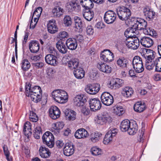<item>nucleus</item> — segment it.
<instances>
[{"mask_svg":"<svg viewBox=\"0 0 161 161\" xmlns=\"http://www.w3.org/2000/svg\"><path fill=\"white\" fill-rule=\"evenodd\" d=\"M25 90L26 96L30 97L32 101L38 103L41 101L42 91L40 86H35L31 87L30 83L27 82L25 83Z\"/></svg>","mask_w":161,"mask_h":161,"instance_id":"nucleus-1","label":"nucleus"},{"mask_svg":"<svg viewBox=\"0 0 161 161\" xmlns=\"http://www.w3.org/2000/svg\"><path fill=\"white\" fill-rule=\"evenodd\" d=\"M142 20L139 21L138 18L135 19L133 20L134 24L132 26L126 29L125 31L124 35L126 38L130 37H135L136 35L134 34L137 33L138 30H141L142 28L146 25V23L143 22Z\"/></svg>","mask_w":161,"mask_h":161,"instance_id":"nucleus-2","label":"nucleus"},{"mask_svg":"<svg viewBox=\"0 0 161 161\" xmlns=\"http://www.w3.org/2000/svg\"><path fill=\"white\" fill-rule=\"evenodd\" d=\"M142 56L146 59L145 67L149 70L152 69L154 66L156 68V59L155 61H152V60L155 58V53L154 51H142Z\"/></svg>","mask_w":161,"mask_h":161,"instance_id":"nucleus-3","label":"nucleus"},{"mask_svg":"<svg viewBox=\"0 0 161 161\" xmlns=\"http://www.w3.org/2000/svg\"><path fill=\"white\" fill-rule=\"evenodd\" d=\"M54 100L60 103L66 102L68 99L67 93L62 90L57 89L54 90L52 93Z\"/></svg>","mask_w":161,"mask_h":161,"instance_id":"nucleus-4","label":"nucleus"},{"mask_svg":"<svg viewBox=\"0 0 161 161\" xmlns=\"http://www.w3.org/2000/svg\"><path fill=\"white\" fill-rule=\"evenodd\" d=\"M55 52L54 53L56 56L50 54L47 55L45 57V60L46 63L50 65L53 66L56 65L57 64V58H60V57H62L63 54L66 53L67 51H54Z\"/></svg>","mask_w":161,"mask_h":161,"instance_id":"nucleus-5","label":"nucleus"},{"mask_svg":"<svg viewBox=\"0 0 161 161\" xmlns=\"http://www.w3.org/2000/svg\"><path fill=\"white\" fill-rule=\"evenodd\" d=\"M43 143L49 148L53 147L54 145V139L52 133L49 131L46 132L42 137Z\"/></svg>","mask_w":161,"mask_h":161,"instance_id":"nucleus-6","label":"nucleus"},{"mask_svg":"<svg viewBox=\"0 0 161 161\" xmlns=\"http://www.w3.org/2000/svg\"><path fill=\"white\" fill-rule=\"evenodd\" d=\"M42 11L41 7H37L34 11L32 16L31 20L30 25V28L34 29L39 20Z\"/></svg>","mask_w":161,"mask_h":161,"instance_id":"nucleus-7","label":"nucleus"},{"mask_svg":"<svg viewBox=\"0 0 161 161\" xmlns=\"http://www.w3.org/2000/svg\"><path fill=\"white\" fill-rule=\"evenodd\" d=\"M117 14L119 18L122 20H127L131 15L130 10L124 7L121 8L117 11Z\"/></svg>","mask_w":161,"mask_h":161,"instance_id":"nucleus-8","label":"nucleus"},{"mask_svg":"<svg viewBox=\"0 0 161 161\" xmlns=\"http://www.w3.org/2000/svg\"><path fill=\"white\" fill-rule=\"evenodd\" d=\"M101 99L103 103L107 106L111 105L114 101L113 96L107 92H104L102 94Z\"/></svg>","mask_w":161,"mask_h":161,"instance_id":"nucleus-9","label":"nucleus"},{"mask_svg":"<svg viewBox=\"0 0 161 161\" xmlns=\"http://www.w3.org/2000/svg\"><path fill=\"white\" fill-rule=\"evenodd\" d=\"M116 17V13L113 10L106 11L104 16V21L108 24L113 23L115 20Z\"/></svg>","mask_w":161,"mask_h":161,"instance_id":"nucleus-10","label":"nucleus"},{"mask_svg":"<svg viewBox=\"0 0 161 161\" xmlns=\"http://www.w3.org/2000/svg\"><path fill=\"white\" fill-rule=\"evenodd\" d=\"M124 84L123 80L117 78L110 81V83L108 84V86L112 89H116L123 86Z\"/></svg>","mask_w":161,"mask_h":161,"instance_id":"nucleus-11","label":"nucleus"},{"mask_svg":"<svg viewBox=\"0 0 161 161\" xmlns=\"http://www.w3.org/2000/svg\"><path fill=\"white\" fill-rule=\"evenodd\" d=\"M100 88L99 84L97 83L89 84L85 88L86 92L90 94H95L97 93Z\"/></svg>","mask_w":161,"mask_h":161,"instance_id":"nucleus-12","label":"nucleus"},{"mask_svg":"<svg viewBox=\"0 0 161 161\" xmlns=\"http://www.w3.org/2000/svg\"><path fill=\"white\" fill-rule=\"evenodd\" d=\"M87 98V97L85 95H77L74 98V104L77 107L83 106L86 102Z\"/></svg>","mask_w":161,"mask_h":161,"instance_id":"nucleus-13","label":"nucleus"},{"mask_svg":"<svg viewBox=\"0 0 161 161\" xmlns=\"http://www.w3.org/2000/svg\"><path fill=\"white\" fill-rule=\"evenodd\" d=\"M89 104L90 109L93 111H96L99 110L102 107L100 101L98 98H94L90 99Z\"/></svg>","mask_w":161,"mask_h":161,"instance_id":"nucleus-14","label":"nucleus"},{"mask_svg":"<svg viewBox=\"0 0 161 161\" xmlns=\"http://www.w3.org/2000/svg\"><path fill=\"white\" fill-rule=\"evenodd\" d=\"M100 57L101 60L107 62H109L114 60V55L111 51H102Z\"/></svg>","mask_w":161,"mask_h":161,"instance_id":"nucleus-15","label":"nucleus"},{"mask_svg":"<svg viewBox=\"0 0 161 161\" xmlns=\"http://www.w3.org/2000/svg\"><path fill=\"white\" fill-rule=\"evenodd\" d=\"M60 111L56 106H52L49 110V116L53 119H56L60 116Z\"/></svg>","mask_w":161,"mask_h":161,"instance_id":"nucleus-16","label":"nucleus"},{"mask_svg":"<svg viewBox=\"0 0 161 161\" xmlns=\"http://www.w3.org/2000/svg\"><path fill=\"white\" fill-rule=\"evenodd\" d=\"M75 151L74 147L72 143H66L64 148V153L67 156H69L72 155Z\"/></svg>","mask_w":161,"mask_h":161,"instance_id":"nucleus-17","label":"nucleus"},{"mask_svg":"<svg viewBox=\"0 0 161 161\" xmlns=\"http://www.w3.org/2000/svg\"><path fill=\"white\" fill-rule=\"evenodd\" d=\"M66 119L69 121H73L76 118V112L71 109L66 108L63 110Z\"/></svg>","mask_w":161,"mask_h":161,"instance_id":"nucleus-18","label":"nucleus"},{"mask_svg":"<svg viewBox=\"0 0 161 161\" xmlns=\"http://www.w3.org/2000/svg\"><path fill=\"white\" fill-rule=\"evenodd\" d=\"M97 67L100 71L105 73H110L112 71L111 67L110 66L102 62H98Z\"/></svg>","mask_w":161,"mask_h":161,"instance_id":"nucleus-19","label":"nucleus"},{"mask_svg":"<svg viewBox=\"0 0 161 161\" xmlns=\"http://www.w3.org/2000/svg\"><path fill=\"white\" fill-rule=\"evenodd\" d=\"M109 119V117L108 114H101L97 115L95 121L97 124L103 125L107 122Z\"/></svg>","mask_w":161,"mask_h":161,"instance_id":"nucleus-20","label":"nucleus"},{"mask_svg":"<svg viewBox=\"0 0 161 161\" xmlns=\"http://www.w3.org/2000/svg\"><path fill=\"white\" fill-rule=\"evenodd\" d=\"M89 135L87 131L84 129H80L77 130L75 133V136L77 139L86 138Z\"/></svg>","mask_w":161,"mask_h":161,"instance_id":"nucleus-21","label":"nucleus"},{"mask_svg":"<svg viewBox=\"0 0 161 161\" xmlns=\"http://www.w3.org/2000/svg\"><path fill=\"white\" fill-rule=\"evenodd\" d=\"M144 15L148 20L153 19L155 16V13L148 8H144L143 9Z\"/></svg>","mask_w":161,"mask_h":161,"instance_id":"nucleus-22","label":"nucleus"},{"mask_svg":"<svg viewBox=\"0 0 161 161\" xmlns=\"http://www.w3.org/2000/svg\"><path fill=\"white\" fill-rule=\"evenodd\" d=\"M69 8L72 11L78 12L80 10V6L78 0H71L69 2Z\"/></svg>","mask_w":161,"mask_h":161,"instance_id":"nucleus-23","label":"nucleus"},{"mask_svg":"<svg viewBox=\"0 0 161 161\" xmlns=\"http://www.w3.org/2000/svg\"><path fill=\"white\" fill-rule=\"evenodd\" d=\"M47 29L48 32L54 34L58 31V28L54 20H50L47 24Z\"/></svg>","mask_w":161,"mask_h":161,"instance_id":"nucleus-24","label":"nucleus"},{"mask_svg":"<svg viewBox=\"0 0 161 161\" xmlns=\"http://www.w3.org/2000/svg\"><path fill=\"white\" fill-rule=\"evenodd\" d=\"M135 39H131V41L127 40L128 44L127 47L131 49H136L137 48L139 45V40L137 37H136Z\"/></svg>","mask_w":161,"mask_h":161,"instance_id":"nucleus-25","label":"nucleus"},{"mask_svg":"<svg viewBox=\"0 0 161 161\" xmlns=\"http://www.w3.org/2000/svg\"><path fill=\"white\" fill-rule=\"evenodd\" d=\"M40 156L42 158H47L51 154V152L49 150L44 146H41L39 149Z\"/></svg>","mask_w":161,"mask_h":161,"instance_id":"nucleus-26","label":"nucleus"},{"mask_svg":"<svg viewBox=\"0 0 161 161\" xmlns=\"http://www.w3.org/2000/svg\"><path fill=\"white\" fill-rule=\"evenodd\" d=\"M91 9H83V15L84 18L88 21H91L94 16V13Z\"/></svg>","mask_w":161,"mask_h":161,"instance_id":"nucleus-27","label":"nucleus"},{"mask_svg":"<svg viewBox=\"0 0 161 161\" xmlns=\"http://www.w3.org/2000/svg\"><path fill=\"white\" fill-rule=\"evenodd\" d=\"M141 44L145 47L149 48L153 44V40L150 38L147 37H143L140 40Z\"/></svg>","mask_w":161,"mask_h":161,"instance_id":"nucleus-28","label":"nucleus"},{"mask_svg":"<svg viewBox=\"0 0 161 161\" xmlns=\"http://www.w3.org/2000/svg\"><path fill=\"white\" fill-rule=\"evenodd\" d=\"M146 106L144 102H138L134 105V110L138 113H141L146 108Z\"/></svg>","mask_w":161,"mask_h":161,"instance_id":"nucleus-29","label":"nucleus"},{"mask_svg":"<svg viewBox=\"0 0 161 161\" xmlns=\"http://www.w3.org/2000/svg\"><path fill=\"white\" fill-rule=\"evenodd\" d=\"M134 93L132 88L129 86L125 87L122 89V94L126 97L129 98L131 97Z\"/></svg>","mask_w":161,"mask_h":161,"instance_id":"nucleus-30","label":"nucleus"},{"mask_svg":"<svg viewBox=\"0 0 161 161\" xmlns=\"http://www.w3.org/2000/svg\"><path fill=\"white\" fill-rule=\"evenodd\" d=\"M138 19L139 21L141 20H142L143 21V23L145 22V23H146V25L143 27V28L141 29V30H143V32L144 34L147 35H151V34L153 35L155 33V31L153 29L150 27H147V23L145 20L143 19L140 18H138Z\"/></svg>","mask_w":161,"mask_h":161,"instance_id":"nucleus-31","label":"nucleus"},{"mask_svg":"<svg viewBox=\"0 0 161 161\" xmlns=\"http://www.w3.org/2000/svg\"><path fill=\"white\" fill-rule=\"evenodd\" d=\"M66 44L68 48L70 50H75L77 46V43L72 38H69L66 41Z\"/></svg>","mask_w":161,"mask_h":161,"instance_id":"nucleus-32","label":"nucleus"},{"mask_svg":"<svg viewBox=\"0 0 161 161\" xmlns=\"http://www.w3.org/2000/svg\"><path fill=\"white\" fill-rule=\"evenodd\" d=\"M31 125L29 122L27 121L25 123L23 130L24 133L25 135L28 137L31 135Z\"/></svg>","mask_w":161,"mask_h":161,"instance_id":"nucleus-33","label":"nucleus"},{"mask_svg":"<svg viewBox=\"0 0 161 161\" xmlns=\"http://www.w3.org/2000/svg\"><path fill=\"white\" fill-rule=\"evenodd\" d=\"M93 0H87V1H80V3L84 8L83 9H91L93 8L94 4Z\"/></svg>","mask_w":161,"mask_h":161,"instance_id":"nucleus-34","label":"nucleus"},{"mask_svg":"<svg viewBox=\"0 0 161 161\" xmlns=\"http://www.w3.org/2000/svg\"><path fill=\"white\" fill-rule=\"evenodd\" d=\"M131 124L132 123H131L129 120L127 119L124 120L120 124V130L122 131H127Z\"/></svg>","mask_w":161,"mask_h":161,"instance_id":"nucleus-35","label":"nucleus"},{"mask_svg":"<svg viewBox=\"0 0 161 161\" xmlns=\"http://www.w3.org/2000/svg\"><path fill=\"white\" fill-rule=\"evenodd\" d=\"M79 60L77 58H74L71 60L68 64V67L71 69H75L78 68L79 64Z\"/></svg>","mask_w":161,"mask_h":161,"instance_id":"nucleus-36","label":"nucleus"},{"mask_svg":"<svg viewBox=\"0 0 161 161\" xmlns=\"http://www.w3.org/2000/svg\"><path fill=\"white\" fill-rule=\"evenodd\" d=\"M74 74L75 76L77 79H81L85 75V72L82 68L79 67L74 70Z\"/></svg>","mask_w":161,"mask_h":161,"instance_id":"nucleus-37","label":"nucleus"},{"mask_svg":"<svg viewBox=\"0 0 161 161\" xmlns=\"http://www.w3.org/2000/svg\"><path fill=\"white\" fill-rule=\"evenodd\" d=\"M117 64L118 66L122 68H126L128 64V61L124 58H120L117 60Z\"/></svg>","mask_w":161,"mask_h":161,"instance_id":"nucleus-38","label":"nucleus"},{"mask_svg":"<svg viewBox=\"0 0 161 161\" xmlns=\"http://www.w3.org/2000/svg\"><path fill=\"white\" fill-rule=\"evenodd\" d=\"M137 125L135 122L134 123H132L127 131L130 135H134L137 132Z\"/></svg>","mask_w":161,"mask_h":161,"instance_id":"nucleus-39","label":"nucleus"},{"mask_svg":"<svg viewBox=\"0 0 161 161\" xmlns=\"http://www.w3.org/2000/svg\"><path fill=\"white\" fill-rule=\"evenodd\" d=\"M22 69L25 71H27L30 68L31 64L29 61L26 59H23L21 63Z\"/></svg>","mask_w":161,"mask_h":161,"instance_id":"nucleus-40","label":"nucleus"},{"mask_svg":"<svg viewBox=\"0 0 161 161\" xmlns=\"http://www.w3.org/2000/svg\"><path fill=\"white\" fill-rule=\"evenodd\" d=\"M75 28L80 30L83 27V23L80 18L78 16L74 18Z\"/></svg>","mask_w":161,"mask_h":161,"instance_id":"nucleus-41","label":"nucleus"},{"mask_svg":"<svg viewBox=\"0 0 161 161\" xmlns=\"http://www.w3.org/2000/svg\"><path fill=\"white\" fill-rule=\"evenodd\" d=\"M64 10L59 6L56 7L52 10V13L54 17H59L63 14Z\"/></svg>","mask_w":161,"mask_h":161,"instance_id":"nucleus-42","label":"nucleus"},{"mask_svg":"<svg viewBox=\"0 0 161 161\" xmlns=\"http://www.w3.org/2000/svg\"><path fill=\"white\" fill-rule=\"evenodd\" d=\"M102 134L100 132H95L93 133L91 135L90 139L93 143H95L98 141L101 138Z\"/></svg>","mask_w":161,"mask_h":161,"instance_id":"nucleus-43","label":"nucleus"},{"mask_svg":"<svg viewBox=\"0 0 161 161\" xmlns=\"http://www.w3.org/2000/svg\"><path fill=\"white\" fill-rule=\"evenodd\" d=\"M113 112L116 115L120 116L124 113V111L122 107L115 106L113 107Z\"/></svg>","mask_w":161,"mask_h":161,"instance_id":"nucleus-44","label":"nucleus"},{"mask_svg":"<svg viewBox=\"0 0 161 161\" xmlns=\"http://www.w3.org/2000/svg\"><path fill=\"white\" fill-rule=\"evenodd\" d=\"M30 50H39V44L36 41H32L29 45Z\"/></svg>","mask_w":161,"mask_h":161,"instance_id":"nucleus-45","label":"nucleus"},{"mask_svg":"<svg viewBox=\"0 0 161 161\" xmlns=\"http://www.w3.org/2000/svg\"><path fill=\"white\" fill-rule=\"evenodd\" d=\"M42 134V129L40 126H37L35 128L34 131L33 136L34 138L37 139L40 138V135Z\"/></svg>","mask_w":161,"mask_h":161,"instance_id":"nucleus-46","label":"nucleus"},{"mask_svg":"<svg viewBox=\"0 0 161 161\" xmlns=\"http://www.w3.org/2000/svg\"><path fill=\"white\" fill-rule=\"evenodd\" d=\"M91 153L95 156H97L101 154L102 153V150L97 147H92L91 150Z\"/></svg>","mask_w":161,"mask_h":161,"instance_id":"nucleus-47","label":"nucleus"},{"mask_svg":"<svg viewBox=\"0 0 161 161\" xmlns=\"http://www.w3.org/2000/svg\"><path fill=\"white\" fill-rule=\"evenodd\" d=\"M133 67L135 71L137 73H140L144 70L143 63L133 65Z\"/></svg>","mask_w":161,"mask_h":161,"instance_id":"nucleus-48","label":"nucleus"},{"mask_svg":"<svg viewBox=\"0 0 161 161\" xmlns=\"http://www.w3.org/2000/svg\"><path fill=\"white\" fill-rule=\"evenodd\" d=\"M159 54L161 57L156 59V68L155 69V71L158 72H161V51H158Z\"/></svg>","mask_w":161,"mask_h":161,"instance_id":"nucleus-49","label":"nucleus"},{"mask_svg":"<svg viewBox=\"0 0 161 161\" xmlns=\"http://www.w3.org/2000/svg\"><path fill=\"white\" fill-rule=\"evenodd\" d=\"M113 137V136L107 132L104 138L103 141V143L105 144H108L112 141Z\"/></svg>","mask_w":161,"mask_h":161,"instance_id":"nucleus-50","label":"nucleus"},{"mask_svg":"<svg viewBox=\"0 0 161 161\" xmlns=\"http://www.w3.org/2000/svg\"><path fill=\"white\" fill-rule=\"evenodd\" d=\"M29 118L30 121L33 122H37L38 119V118L36 113L33 111L30 112Z\"/></svg>","mask_w":161,"mask_h":161,"instance_id":"nucleus-51","label":"nucleus"},{"mask_svg":"<svg viewBox=\"0 0 161 161\" xmlns=\"http://www.w3.org/2000/svg\"><path fill=\"white\" fill-rule=\"evenodd\" d=\"M53 128L56 130L62 129L64 126V123L63 122H58L53 124Z\"/></svg>","mask_w":161,"mask_h":161,"instance_id":"nucleus-52","label":"nucleus"},{"mask_svg":"<svg viewBox=\"0 0 161 161\" xmlns=\"http://www.w3.org/2000/svg\"><path fill=\"white\" fill-rule=\"evenodd\" d=\"M64 23L66 26H69L71 25L72 21L71 17L69 16L66 15L64 18Z\"/></svg>","mask_w":161,"mask_h":161,"instance_id":"nucleus-53","label":"nucleus"},{"mask_svg":"<svg viewBox=\"0 0 161 161\" xmlns=\"http://www.w3.org/2000/svg\"><path fill=\"white\" fill-rule=\"evenodd\" d=\"M69 36L68 33L65 31H61L58 34V38L60 40H64L67 38Z\"/></svg>","mask_w":161,"mask_h":161,"instance_id":"nucleus-54","label":"nucleus"},{"mask_svg":"<svg viewBox=\"0 0 161 161\" xmlns=\"http://www.w3.org/2000/svg\"><path fill=\"white\" fill-rule=\"evenodd\" d=\"M64 54H65V53L64 54L63 56L62 57H60V58L63 57V58L61 61L62 63L63 64L68 66V63L70 61L69 60L68 57H69V58H70V57L67 54H65L64 56Z\"/></svg>","mask_w":161,"mask_h":161,"instance_id":"nucleus-55","label":"nucleus"},{"mask_svg":"<svg viewBox=\"0 0 161 161\" xmlns=\"http://www.w3.org/2000/svg\"><path fill=\"white\" fill-rule=\"evenodd\" d=\"M143 63L142 58L138 56H136L133 59V65Z\"/></svg>","mask_w":161,"mask_h":161,"instance_id":"nucleus-56","label":"nucleus"},{"mask_svg":"<svg viewBox=\"0 0 161 161\" xmlns=\"http://www.w3.org/2000/svg\"><path fill=\"white\" fill-rule=\"evenodd\" d=\"M32 64L33 68L36 69H41L44 65V64L42 62L33 63Z\"/></svg>","mask_w":161,"mask_h":161,"instance_id":"nucleus-57","label":"nucleus"},{"mask_svg":"<svg viewBox=\"0 0 161 161\" xmlns=\"http://www.w3.org/2000/svg\"><path fill=\"white\" fill-rule=\"evenodd\" d=\"M56 47L58 50H65V49L66 48V46L62 42H57L56 44Z\"/></svg>","mask_w":161,"mask_h":161,"instance_id":"nucleus-58","label":"nucleus"},{"mask_svg":"<svg viewBox=\"0 0 161 161\" xmlns=\"http://www.w3.org/2000/svg\"><path fill=\"white\" fill-rule=\"evenodd\" d=\"M81 112L85 115L87 116L91 114L90 110L88 108L83 107L81 110Z\"/></svg>","mask_w":161,"mask_h":161,"instance_id":"nucleus-59","label":"nucleus"},{"mask_svg":"<svg viewBox=\"0 0 161 161\" xmlns=\"http://www.w3.org/2000/svg\"><path fill=\"white\" fill-rule=\"evenodd\" d=\"M118 130L115 128H112L107 132L113 137L115 136L117 134Z\"/></svg>","mask_w":161,"mask_h":161,"instance_id":"nucleus-60","label":"nucleus"},{"mask_svg":"<svg viewBox=\"0 0 161 161\" xmlns=\"http://www.w3.org/2000/svg\"><path fill=\"white\" fill-rule=\"evenodd\" d=\"M42 56V54H40L37 55L31 56L30 57L31 60L36 62L40 60Z\"/></svg>","mask_w":161,"mask_h":161,"instance_id":"nucleus-61","label":"nucleus"},{"mask_svg":"<svg viewBox=\"0 0 161 161\" xmlns=\"http://www.w3.org/2000/svg\"><path fill=\"white\" fill-rule=\"evenodd\" d=\"M86 32L88 35H92L94 33V30L91 26H88L86 28Z\"/></svg>","mask_w":161,"mask_h":161,"instance_id":"nucleus-62","label":"nucleus"},{"mask_svg":"<svg viewBox=\"0 0 161 161\" xmlns=\"http://www.w3.org/2000/svg\"><path fill=\"white\" fill-rule=\"evenodd\" d=\"M75 41H76V42H79L80 43L82 42L83 40V37L82 35H78L75 36L74 38H73Z\"/></svg>","mask_w":161,"mask_h":161,"instance_id":"nucleus-63","label":"nucleus"},{"mask_svg":"<svg viewBox=\"0 0 161 161\" xmlns=\"http://www.w3.org/2000/svg\"><path fill=\"white\" fill-rule=\"evenodd\" d=\"M15 57L17 59L18 58L17 51H15V52H13V53L11 62L14 64H16Z\"/></svg>","mask_w":161,"mask_h":161,"instance_id":"nucleus-64","label":"nucleus"}]
</instances>
